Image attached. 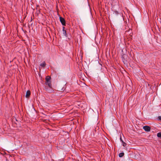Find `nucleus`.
I'll list each match as a JSON object with an SVG mask.
<instances>
[{"label": "nucleus", "instance_id": "2eb2a0df", "mask_svg": "<svg viewBox=\"0 0 161 161\" xmlns=\"http://www.w3.org/2000/svg\"><path fill=\"white\" fill-rule=\"evenodd\" d=\"M63 31H64V30H64V29H65V27H63Z\"/></svg>", "mask_w": 161, "mask_h": 161}, {"label": "nucleus", "instance_id": "9d476101", "mask_svg": "<svg viewBox=\"0 0 161 161\" xmlns=\"http://www.w3.org/2000/svg\"><path fill=\"white\" fill-rule=\"evenodd\" d=\"M42 66L44 67L46 65V63L45 62H44L41 65Z\"/></svg>", "mask_w": 161, "mask_h": 161}, {"label": "nucleus", "instance_id": "ddd939ff", "mask_svg": "<svg viewBox=\"0 0 161 161\" xmlns=\"http://www.w3.org/2000/svg\"><path fill=\"white\" fill-rule=\"evenodd\" d=\"M158 119L159 120H161V116H158Z\"/></svg>", "mask_w": 161, "mask_h": 161}, {"label": "nucleus", "instance_id": "20e7f679", "mask_svg": "<svg viewBox=\"0 0 161 161\" xmlns=\"http://www.w3.org/2000/svg\"><path fill=\"white\" fill-rule=\"evenodd\" d=\"M31 94V92L29 90H28L26 92L25 97H28Z\"/></svg>", "mask_w": 161, "mask_h": 161}, {"label": "nucleus", "instance_id": "39448f33", "mask_svg": "<svg viewBox=\"0 0 161 161\" xmlns=\"http://www.w3.org/2000/svg\"><path fill=\"white\" fill-rule=\"evenodd\" d=\"M51 77L49 76H47L46 77V81H51Z\"/></svg>", "mask_w": 161, "mask_h": 161}, {"label": "nucleus", "instance_id": "f257e3e1", "mask_svg": "<svg viewBox=\"0 0 161 161\" xmlns=\"http://www.w3.org/2000/svg\"><path fill=\"white\" fill-rule=\"evenodd\" d=\"M60 21L63 25H65V21L64 19L61 17H59Z\"/></svg>", "mask_w": 161, "mask_h": 161}, {"label": "nucleus", "instance_id": "423d86ee", "mask_svg": "<svg viewBox=\"0 0 161 161\" xmlns=\"http://www.w3.org/2000/svg\"><path fill=\"white\" fill-rule=\"evenodd\" d=\"M124 155V153L123 152H122V153H119V157L121 158V157H123Z\"/></svg>", "mask_w": 161, "mask_h": 161}, {"label": "nucleus", "instance_id": "6e6552de", "mask_svg": "<svg viewBox=\"0 0 161 161\" xmlns=\"http://www.w3.org/2000/svg\"><path fill=\"white\" fill-rule=\"evenodd\" d=\"M122 145L123 146L125 147L126 146L127 144L126 143L124 142H123V141H122Z\"/></svg>", "mask_w": 161, "mask_h": 161}, {"label": "nucleus", "instance_id": "4468645a", "mask_svg": "<svg viewBox=\"0 0 161 161\" xmlns=\"http://www.w3.org/2000/svg\"><path fill=\"white\" fill-rule=\"evenodd\" d=\"M120 141L121 142H122V141H123L122 139V138L121 137H120Z\"/></svg>", "mask_w": 161, "mask_h": 161}, {"label": "nucleus", "instance_id": "f8f14e48", "mask_svg": "<svg viewBox=\"0 0 161 161\" xmlns=\"http://www.w3.org/2000/svg\"><path fill=\"white\" fill-rule=\"evenodd\" d=\"M114 14H115V15H118L119 14V13L117 11H115L114 13Z\"/></svg>", "mask_w": 161, "mask_h": 161}, {"label": "nucleus", "instance_id": "0eeeda50", "mask_svg": "<svg viewBox=\"0 0 161 161\" xmlns=\"http://www.w3.org/2000/svg\"><path fill=\"white\" fill-rule=\"evenodd\" d=\"M32 19V17H31V20L28 22L29 25H32V24H33Z\"/></svg>", "mask_w": 161, "mask_h": 161}, {"label": "nucleus", "instance_id": "f03ea898", "mask_svg": "<svg viewBox=\"0 0 161 161\" xmlns=\"http://www.w3.org/2000/svg\"><path fill=\"white\" fill-rule=\"evenodd\" d=\"M143 129L145 131L147 132H149L150 130V128L148 126H143Z\"/></svg>", "mask_w": 161, "mask_h": 161}, {"label": "nucleus", "instance_id": "9b49d317", "mask_svg": "<svg viewBox=\"0 0 161 161\" xmlns=\"http://www.w3.org/2000/svg\"><path fill=\"white\" fill-rule=\"evenodd\" d=\"M63 33L66 36V30H64L63 31Z\"/></svg>", "mask_w": 161, "mask_h": 161}, {"label": "nucleus", "instance_id": "7ed1b4c3", "mask_svg": "<svg viewBox=\"0 0 161 161\" xmlns=\"http://www.w3.org/2000/svg\"><path fill=\"white\" fill-rule=\"evenodd\" d=\"M51 81H46V85H47L49 87L52 88V84L51 83Z\"/></svg>", "mask_w": 161, "mask_h": 161}, {"label": "nucleus", "instance_id": "1a4fd4ad", "mask_svg": "<svg viewBox=\"0 0 161 161\" xmlns=\"http://www.w3.org/2000/svg\"><path fill=\"white\" fill-rule=\"evenodd\" d=\"M157 136L161 138V132H159L157 134Z\"/></svg>", "mask_w": 161, "mask_h": 161}]
</instances>
